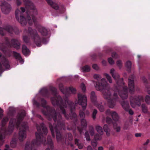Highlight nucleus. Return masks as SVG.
<instances>
[{
    "instance_id": "nucleus-1",
    "label": "nucleus",
    "mask_w": 150,
    "mask_h": 150,
    "mask_svg": "<svg viewBox=\"0 0 150 150\" xmlns=\"http://www.w3.org/2000/svg\"><path fill=\"white\" fill-rule=\"evenodd\" d=\"M110 73L115 80L117 84L113 96L110 92L106 80L104 78L101 79L100 75L98 74L94 75V78L97 81H94V83L96 90L101 92L104 98L108 100L109 107L113 108L116 105V102L119 101L117 93L122 99H126L128 97V88L124 86L123 79H120L119 75L115 73L114 69L110 70Z\"/></svg>"
},
{
    "instance_id": "nucleus-2",
    "label": "nucleus",
    "mask_w": 150,
    "mask_h": 150,
    "mask_svg": "<svg viewBox=\"0 0 150 150\" xmlns=\"http://www.w3.org/2000/svg\"><path fill=\"white\" fill-rule=\"evenodd\" d=\"M48 4L52 8L57 11L59 14L63 13L65 11L64 6L63 5L59 7L57 4L51 0H46ZM26 6L29 8L31 12L30 14L27 13L28 15L27 18L24 16L23 13L25 12L24 8L21 7V11L18 9H16L15 12V16L16 19L18 22L21 23L22 25H26L28 23L29 25H31L34 23L35 27L38 31L43 36H46L48 33V31L46 28L37 24V18L35 15H37L38 12L34 4L29 0H23Z\"/></svg>"
},
{
    "instance_id": "nucleus-3",
    "label": "nucleus",
    "mask_w": 150,
    "mask_h": 150,
    "mask_svg": "<svg viewBox=\"0 0 150 150\" xmlns=\"http://www.w3.org/2000/svg\"><path fill=\"white\" fill-rule=\"evenodd\" d=\"M25 115V111L24 110L21 111L18 114L16 119L13 118L11 119L7 128H3L1 129L0 130V146L3 144L6 135H10L13 132L15 126L18 128H19V139L20 141H23L25 139L28 126L27 122H23L21 123V122Z\"/></svg>"
},
{
    "instance_id": "nucleus-4",
    "label": "nucleus",
    "mask_w": 150,
    "mask_h": 150,
    "mask_svg": "<svg viewBox=\"0 0 150 150\" xmlns=\"http://www.w3.org/2000/svg\"><path fill=\"white\" fill-rule=\"evenodd\" d=\"M52 94L54 96L51 98V100L53 105L59 107L62 113L64 114L67 119L69 118L71 119L77 120V115L74 112L75 106L77 105V103L74 104L72 101L70 102L68 98H65L64 101L59 95H57V89L53 86L50 88Z\"/></svg>"
},
{
    "instance_id": "nucleus-5",
    "label": "nucleus",
    "mask_w": 150,
    "mask_h": 150,
    "mask_svg": "<svg viewBox=\"0 0 150 150\" xmlns=\"http://www.w3.org/2000/svg\"><path fill=\"white\" fill-rule=\"evenodd\" d=\"M37 129L38 133H35L36 139H33L31 142L28 141L25 144V150H32L35 145H38L42 144L44 145H48L50 149H54L53 143L50 136H48L47 140H46V136L48 132L47 128L43 123H41L40 126H37Z\"/></svg>"
},
{
    "instance_id": "nucleus-6",
    "label": "nucleus",
    "mask_w": 150,
    "mask_h": 150,
    "mask_svg": "<svg viewBox=\"0 0 150 150\" xmlns=\"http://www.w3.org/2000/svg\"><path fill=\"white\" fill-rule=\"evenodd\" d=\"M61 119L62 121V122H60L59 123V125H58V123H57L58 118L57 119L56 122H54V123L53 125L51 123H49V125L52 137L54 138L55 137L54 132H55L57 142L63 144L67 138L70 141H71L72 140L73 137L72 134L70 133L66 134L64 137L60 133V131L61 129H63L65 130L66 129L65 120L62 118L61 116Z\"/></svg>"
},
{
    "instance_id": "nucleus-7",
    "label": "nucleus",
    "mask_w": 150,
    "mask_h": 150,
    "mask_svg": "<svg viewBox=\"0 0 150 150\" xmlns=\"http://www.w3.org/2000/svg\"><path fill=\"white\" fill-rule=\"evenodd\" d=\"M41 102L42 106L44 108L42 110L43 114L46 116L49 120H51L52 119L54 122H56L58 118L57 123L59 125V123L61 122H62L61 119V115L60 113L56 112L53 108L46 105L47 102L44 98H41Z\"/></svg>"
},
{
    "instance_id": "nucleus-8",
    "label": "nucleus",
    "mask_w": 150,
    "mask_h": 150,
    "mask_svg": "<svg viewBox=\"0 0 150 150\" xmlns=\"http://www.w3.org/2000/svg\"><path fill=\"white\" fill-rule=\"evenodd\" d=\"M4 43L1 44V46L0 47L1 50L4 52L6 51L7 47H13L17 50H19L21 48V43L17 39H12L10 42L8 38L6 37L4 38Z\"/></svg>"
},
{
    "instance_id": "nucleus-9",
    "label": "nucleus",
    "mask_w": 150,
    "mask_h": 150,
    "mask_svg": "<svg viewBox=\"0 0 150 150\" xmlns=\"http://www.w3.org/2000/svg\"><path fill=\"white\" fill-rule=\"evenodd\" d=\"M28 31L31 39L34 41L38 47H40L42 43L43 44L47 43L46 38L44 37L41 38L35 30L29 27L28 29Z\"/></svg>"
},
{
    "instance_id": "nucleus-10",
    "label": "nucleus",
    "mask_w": 150,
    "mask_h": 150,
    "mask_svg": "<svg viewBox=\"0 0 150 150\" xmlns=\"http://www.w3.org/2000/svg\"><path fill=\"white\" fill-rule=\"evenodd\" d=\"M78 103L79 105H81L82 107V110H80L79 112V116L81 118H84L85 117V114L84 112L87 105V99L85 95L80 93L78 95Z\"/></svg>"
},
{
    "instance_id": "nucleus-11",
    "label": "nucleus",
    "mask_w": 150,
    "mask_h": 150,
    "mask_svg": "<svg viewBox=\"0 0 150 150\" xmlns=\"http://www.w3.org/2000/svg\"><path fill=\"white\" fill-rule=\"evenodd\" d=\"M6 31L11 34L14 32L16 34L18 35L19 33V30L17 28H14L10 25H7L4 28L0 27V35L2 36H4L6 34Z\"/></svg>"
},
{
    "instance_id": "nucleus-12",
    "label": "nucleus",
    "mask_w": 150,
    "mask_h": 150,
    "mask_svg": "<svg viewBox=\"0 0 150 150\" xmlns=\"http://www.w3.org/2000/svg\"><path fill=\"white\" fill-rule=\"evenodd\" d=\"M0 58L1 63L0 61V74H1L4 71L3 66L6 69H9L10 68V65L8 60L4 56L2 57L1 53L0 52ZM1 75H0V76Z\"/></svg>"
},
{
    "instance_id": "nucleus-13",
    "label": "nucleus",
    "mask_w": 150,
    "mask_h": 150,
    "mask_svg": "<svg viewBox=\"0 0 150 150\" xmlns=\"http://www.w3.org/2000/svg\"><path fill=\"white\" fill-rule=\"evenodd\" d=\"M143 97L141 96H131L130 98L131 105L133 108H134L136 105L139 106L141 104V102L144 101Z\"/></svg>"
},
{
    "instance_id": "nucleus-14",
    "label": "nucleus",
    "mask_w": 150,
    "mask_h": 150,
    "mask_svg": "<svg viewBox=\"0 0 150 150\" xmlns=\"http://www.w3.org/2000/svg\"><path fill=\"white\" fill-rule=\"evenodd\" d=\"M0 6L2 12L4 14L8 13L11 10V5L4 0L0 1Z\"/></svg>"
},
{
    "instance_id": "nucleus-15",
    "label": "nucleus",
    "mask_w": 150,
    "mask_h": 150,
    "mask_svg": "<svg viewBox=\"0 0 150 150\" xmlns=\"http://www.w3.org/2000/svg\"><path fill=\"white\" fill-rule=\"evenodd\" d=\"M59 87L61 91L63 94L65 95L69 94V92L70 91L71 93L74 94L76 93V90L72 87L68 88L67 87L64 88L62 83H60L59 84Z\"/></svg>"
},
{
    "instance_id": "nucleus-16",
    "label": "nucleus",
    "mask_w": 150,
    "mask_h": 150,
    "mask_svg": "<svg viewBox=\"0 0 150 150\" xmlns=\"http://www.w3.org/2000/svg\"><path fill=\"white\" fill-rule=\"evenodd\" d=\"M134 76L132 75L129 76L128 79L129 89V92L132 94L133 93L134 91Z\"/></svg>"
},
{
    "instance_id": "nucleus-17",
    "label": "nucleus",
    "mask_w": 150,
    "mask_h": 150,
    "mask_svg": "<svg viewBox=\"0 0 150 150\" xmlns=\"http://www.w3.org/2000/svg\"><path fill=\"white\" fill-rule=\"evenodd\" d=\"M81 127H78L77 129L78 131L80 133H81L84 128H86L87 125V123L86 119L84 118L81 119Z\"/></svg>"
},
{
    "instance_id": "nucleus-18",
    "label": "nucleus",
    "mask_w": 150,
    "mask_h": 150,
    "mask_svg": "<svg viewBox=\"0 0 150 150\" xmlns=\"http://www.w3.org/2000/svg\"><path fill=\"white\" fill-rule=\"evenodd\" d=\"M106 113L107 114L111 115L113 120L115 121L118 120L119 117L118 114L116 112L111 111L109 109H108L106 111Z\"/></svg>"
},
{
    "instance_id": "nucleus-19",
    "label": "nucleus",
    "mask_w": 150,
    "mask_h": 150,
    "mask_svg": "<svg viewBox=\"0 0 150 150\" xmlns=\"http://www.w3.org/2000/svg\"><path fill=\"white\" fill-rule=\"evenodd\" d=\"M90 96L91 100L92 103L94 105H97L98 101L97 100V97L94 91H92Z\"/></svg>"
},
{
    "instance_id": "nucleus-20",
    "label": "nucleus",
    "mask_w": 150,
    "mask_h": 150,
    "mask_svg": "<svg viewBox=\"0 0 150 150\" xmlns=\"http://www.w3.org/2000/svg\"><path fill=\"white\" fill-rule=\"evenodd\" d=\"M40 93L42 96L48 98L50 96L48 90L46 88H42L40 91Z\"/></svg>"
},
{
    "instance_id": "nucleus-21",
    "label": "nucleus",
    "mask_w": 150,
    "mask_h": 150,
    "mask_svg": "<svg viewBox=\"0 0 150 150\" xmlns=\"http://www.w3.org/2000/svg\"><path fill=\"white\" fill-rule=\"evenodd\" d=\"M121 104L124 110L126 111H128L129 108V102L123 100L121 102Z\"/></svg>"
},
{
    "instance_id": "nucleus-22",
    "label": "nucleus",
    "mask_w": 150,
    "mask_h": 150,
    "mask_svg": "<svg viewBox=\"0 0 150 150\" xmlns=\"http://www.w3.org/2000/svg\"><path fill=\"white\" fill-rule=\"evenodd\" d=\"M22 53L24 55L27 56L30 54L29 50L25 45H22Z\"/></svg>"
},
{
    "instance_id": "nucleus-23",
    "label": "nucleus",
    "mask_w": 150,
    "mask_h": 150,
    "mask_svg": "<svg viewBox=\"0 0 150 150\" xmlns=\"http://www.w3.org/2000/svg\"><path fill=\"white\" fill-rule=\"evenodd\" d=\"M10 52H12L14 57L16 59L19 60L20 62L23 60L21 57L19 53L14 51L12 52L10 51Z\"/></svg>"
},
{
    "instance_id": "nucleus-24",
    "label": "nucleus",
    "mask_w": 150,
    "mask_h": 150,
    "mask_svg": "<svg viewBox=\"0 0 150 150\" xmlns=\"http://www.w3.org/2000/svg\"><path fill=\"white\" fill-rule=\"evenodd\" d=\"M141 79L143 82L145 83V86L147 89L150 88V83H148L147 79L146 78L145 76H143L141 77Z\"/></svg>"
},
{
    "instance_id": "nucleus-25",
    "label": "nucleus",
    "mask_w": 150,
    "mask_h": 150,
    "mask_svg": "<svg viewBox=\"0 0 150 150\" xmlns=\"http://www.w3.org/2000/svg\"><path fill=\"white\" fill-rule=\"evenodd\" d=\"M132 63L131 61H128L126 62L125 64L126 67L127 68V71L128 72L131 71Z\"/></svg>"
},
{
    "instance_id": "nucleus-26",
    "label": "nucleus",
    "mask_w": 150,
    "mask_h": 150,
    "mask_svg": "<svg viewBox=\"0 0 150 150\" xmlns=\"http://www.w3.org/2000/svg\"><path fill=\"white\" fill-rule=\"evenodd\" d=\"M96 128L97 132L101 135L103 134V131L102 127L98 125H96Z\"/></svg>"
},
{
    "instance_id": "nucleus-27",
    "label": "nucleus",
    "mask_w": 150,
    "mask_h": 150,
    "mask_svg": "<svg viewBox=\"0 0 150 150\" xmlns=\"http://www.w3.org/2000/svg\"><path fill=\"white\" fill-rule=\"evenodd\" d=\"M104 131L106 132V135L109 136L110 135V129L108 128L107 125L105 124L103 126Z\"/></svg>"
},
{
    "instance_id": "nucleus-28",
    "label": "nucleus",
    "mask_w": 150,
    "mask_h": 150,
    "mask_svg": "<svg viewBox=\"0 0 150 150\" xmlns=\"http://www.w3.org/2000/svg\"><path fill=\"white\" fill-rule=\"evenodd\" d=\"M16 139L14 137H13L10 142V146L12 148H14L16 146Z\"/></svg>"
},
{
    "instance_id": "nucleus-29",
    "label": "nucleus",
    "mask_w": 150,
    "mask_h": 150,
    "mask_svg": "<svg viewBox=\"0 0 150 150\" xmlns=\"http://www.w3.org/2000/svg\"><path fill=\"white\" fill-rule=\"evenodd\" d=\"M94 105L98 108L100 112H103L104 111L105 109L104 106L100 104L98 102L97 103V105Z\"/></svg>"
},
{
    "instance_id": "nucleus-30",
    "label": "nucleus",
    "mask_w": 150,
    "mask_h": 150,
    "mask_svg": "<svg viewBox=\"0 0 150 150\" xmlns=\"http://www.w3.org/2000/svg\"><path fill=\"white\" fill-rule=\"evenodd\" d=\"M113 125L114 130H115L117 132H119L120 130V127L118 126L117 123H114Z\"/></svg>"
},
{
    "instance_id": "nucleus-31",
    "label": "nucleus",
    "mask_w": 150,
    "mask_h": 150,
    "mask_svg": "<svg viewBox=\"0 0 150 150\" xmlns=\"http://www.w3.org/2000/svg\"><path fill=\"white\" fill-rule=\"evenodd\" d=\"M142 112L145 113H146L147 112L148 109L147 107L145 104H142L141 106Z\"/></svg>"
},
{
    "instance_id": "nucleus-32",
    "label": "nucleus",
    "mask_w": 150,
    "mask_h": 150,
    "mask_svg": "<svg viewBox=\"0 0 150 150\" xmlns=\"http://www.w3.org/2000/svg\"><path fill=\"white\" fill-rule=\"evenodd\" d=\"M90 70V67L87 65L84 66L82 68V70L84 72H88Z\"/></svg>"
},
{
    "instance_id": "nucleus-33",
    "label": "nucleus",
    "mask_w": 150,
    "mask_h": 150,
    "mask_svg": "<svg viewBox=\"0 0 150 150\" xmlns=\"http://www.w3.org/2000/svg\"><path fill=\"white\" fill-rule=\"evenodd\" d=\"M89 132L90 135L92 136H93L94 134V129L92 126H91L89 127Z\"/></svg>"
},
{
    "instance_id": "nucleus-34",
    "label": "nucleus",
    "mask_w": 150,
    "mask_h": 150,
    "mask_svg": "<svg viewBox=\"0 0 150 150\" xmlns=\"http://www.w3.org/2000/svg\"><path fill=\"white\" fill-rule=\"evenodd\" d=\"M97 112L98 111L96 109H93L91 116L93 120H95L96 118V116Z\"/></svg>"
},
{
    "instance_id": "nucleus-35",
    "label": "nucleus",
    "mask_w": 150,
    "mask_h": 150,
    "mask_svg": "<svg viewBox=\"0 0 150 150\" xmlns=\"http://www.w3.org/2000/svg\"><path fill=\"white\" fill-rule=\"evenodd\" d=\"M8 119L7 117L3 118L1 121V123L2 126L4 127L5 125L6 122L8 121Z\"/></svg>"
},
{
    "instance_id": "nucleus-36",
    "label": "nucleus",
    "mask_w": 150,
    "mask_h": 150,
    "mask_svg": "<svg viewBox=\"0 0 150 150\" xmlns=\"http://www.w3.org/2000/svg\"><path fill=\"white\" fill-rule=\"evenodd\" d=\"M104 75L106 77V78L110 83H112V79L111 78L108 74L105 73L104 74Z\"/></svg>"
},
{
    "instance_id": "nucleus-37",
    "label": "nucleus",
    "mask_w": 150,
    "mask_h": 150,
    "mask_svg": "<svg viewBox=\"0 0 150 150\" xmlns=\"http://www.w3.org/2000/svg\"><path fill=\"white\" fill-rule=\"evenodd\" d=\"M23 39L24 41L26 43H28L29 42V39L28 37L26 35L23 36Z\"/></svg>"
},
{
    "instance_id": "nucleus-38",
    "label": "nucleus",
    "mask_w": 150,
    "mask_h": 150,
    "mask_svg": "<svg viewBox=\"0 0 150 150\" xmlns=\"http://www.w3.org/2000/svg\"><path fill=\"white\" fill-rule=\"evenodd\" d=\"M94 138L95 140H100L101 139V136L100 134L99 135L98 134H97L94 136Z\"/></svg>"
},
{
    "instance_id": "nucleus-39",
    "label": "nucleus",
    "mask_w": 150,
    "mask_h": 150,
    "mask_svg": "<svg viewBox=\"0 0 150 150\" xmlns=\"http://www.w3.org/2000/svg\"><path fill=\"white\" fill-rule=\"evenodd\" d=\"M85 136L87 141H90V138L88 131H86L85 134Z\"/></svg>"
},
{
    "instance_id": "nucleus-40",
    "label": "nucleus",
    "mask_w": 150,
    "mask_h": 150,
    "mask_svg": "<svg viewBox=\"0 0 150 150\" xmlns=\"http://www.w3.org/2000/svg\"><path fill=\"white\" fill-rule=\"evenodd\" d=\"M150 141L149 139H147L146 140V142L144 143L143 145L144 146L143 147V149H144V150H147V147L145 146H146L147 145L149 142Z\"/></svg>"
},
{
    "instance_id": "nucleus-41",
    "label": "nucleus",
    "mask_w": 150,
    "mask_h": 150,
    "mask_svg": "<svg viewBox=\"0 0 150 150\" xmlns=\"http://www.w3.org/2000/svg\"><path fill=\"white\" fill-rule=\"evenodd\" d=\"M81 87L83 93H84L86 91V88L85 85L83 83H81Z\"/></svg>"
},
{
    "instance_id": "nucleus-42",
    "label": "nucleus",
    "mask_w": 150,
    "mask_h": 150,
    "mask_svg": "<svg viewBox=\"0 0 150 150\" xmlns=\"http://www.w3.org/2000/svg\"><path fill=\"white\" fill-rule=\"evenodd\" d=\"M76 126L75 124H74L73 127H71V128L69 127L68 126L67 127V129L69 130H73V132H74V131L76 129Z\"/></svg>"
},
{
    "instance_id": "nucleus-43",
    "label": "nucleus",
    "mask_w": 150,
    "mask_h": 150,
    "mask_svg": "<svg viewBox=\"0 0 150 150\" xmlns=\"http://www.w3.org/2000/svg\"><path fill=\"white\" fill-rule=\"evenodd\" d=\"M117 65L119 67L120 69H121L122 67V61L120 60H119L116 62Z\"/></svg>"
},
{
    "instance_id": "nucleus-44",
    "label": "nucleus",
    "mask_w": 150,
    "mask_h": 150,
    "mask_svg": "<svg viewBox=\"0 0 150 150\" xmlns=\"http://www.w3.org/2000/svg\"><path fill=\"white\" fill-rule=\"evenodd\" d=\"M106 122L108 124H110L112 123V120L111 118L107 117H106Z\"/></svg>"
},
{
    "instance_id": "nucleus-45",
    "label": "nucleus",
    "mask_w": 150,
    "mask_h": 150,
    "mask_svg": "<svg viewBox=\"0 0 150 150\" xmlns=\"http://www.w3.org/2000/svg\"><path fill=\"white\" fill-rule=\"evenodd\" d=\"M112 56L115 58H117L118 57V55L115 52H113L112 53Z\"/></svg>"
},
{
    "instance_id": "nucleus-46",
    "label": "nucleus",
    "mask_w": 150,
    "mask_h": 150,
    "mask_svg": "<svg viewBox=\"0 0 150 150\" xmlns=\"http://www.w3.org/2000/svg\"><path fill=\"white\" fill-rule=\"evenodd\" d=\"M108 61L109 63V64H112L114 63V61L112 59L111 57L109 58L108 59Z\"/></svg>"
},
{
    "instance_id": "nucleus-47",
    "label": "nucleus",
    "mask_w": 150,
    "mask_h": 150,
    "mask_svg": "<svg viewBox=\"0 0 150 150\" xmlns=\"http://www.w3.org/2000/svg\"><path fill=\"white\" fill-rule=\"evenodd\" d=\"M91 144L93 147H96L97 145V142L95 140L92 141L91 142Z\"/></svg>"
},
{
    "instance_id": "nucleus-48",
    "label": "nucleus",
    "mask_w": 150,
    "mask_h": 150,
    "mask_svg": "<svg viewBox=\"0 0 150 150\" xmlns=\"http://www.w3.org/2000/svg\"><path fill=\"white\" fill-rule=\"evenodd\" d=\"M4 111L0 108V120L1 119L3 116Z\"/></svg>"
},
{
    "instance_id": "nucleus-49",
    "label": "nucleus",
    "mask_w": 150,
    "mask_h": 150,
    "mask_svg": "<svg viewBox=\"0 0 150 150\" xmlns=\"http://www.w3.org/2000/svg\"><path fill=\"white\" fill-rule=\"evenodd\" d=\"M92 67L93 69L98 70V67L96 64H93L92 65Z\"/></svg>"
},
{
    "instance_id": "nucleus-50",
    "label": "nucleus",
    "mask_w": 150,
    "mask_h": 150,
    "mask_svg": "<svg viewBox=\"0 0 150 150\" xmlns=\"http://www.w3.org/2000/svg\"><path fill=\"white\" fill-rule=\"evenodd\" d=\"M34 104L35 105H36V106L38 107H39L40 106V104L39 103H38V102L37 101H36V100H35L34 101Z\"/></svg>"
},
{
    "instance_id": "nucleus-51",
    "label": "nucleus",
    "mask_w": 150,
    "mask_h": 150,
    "mask_svg": "<svg viewBox=\"0 0 150 150\" xmlns=\"http://www.w3.org/2000/svg\"><path fill=\"white\" fill-rule=\"evenodd\" d=\"M128 111L130 115H132L133 114L134 112L132 110L129 109Z\"/></svg>"
},
{
    "instance_id": "nucleus-52",
    "label": "nucleus",
    "mask_w": 150,
    "mask_h": 150,
    "mask_svg": "<svg viewBox=\"0 0 150 150\" xmlns=\"http://www.w3.org/2000/svg\"><path fill=\"white\" fill-rule=\"evenodd\" d=\"M16 3L18 6H20L21 4V1L19 0H16Z\"/></svg>"
},
{
    "instance_id": "nucleus-53",
    "label": "nucleus",
    "mask_w": 150,
    "mask_h": 150,
    "mask_svg": "<svg viewBox=\"0 0 150 150\" xmlns=\"http://www.w3.org/2000/svg\"><path fill=\"white\" fill-rule=\"evenodd\" d=\"M75 143L76 144L78 145H79V140L77 139H75Z\"/></svg>"
},
{
    "instance_id": "nucleus-54",
    "label": "nucleus",
    "mask_w": 150,
    "mask_h": 150,
    "mask_svg": "<svg viewBox=\"0 0 150 150\" xmlns=\"http://www.w3.org/2000/svg\"><path fill=\"white\" fill-rule=\"evenodd\" d=\"M141 134L140 133H137L135 134V136L136 137H140L141 136Z\"/></svg>"
},
{
    "instance_id": "nucleus-55",
    "label": "nucleus",
    "mask_w": 150,
    "mask_h": 150,
    "mask_svg": "<svg viewBox=\"0 0 150 150\" xmlns=\"http://www.w3.org/2000/svg\"><path fill=\"white\" fill-rule=\"evenodd\" d=\"M9 114L10 115L13 116V115L14 113L13 111L10 110L9 111Z\"/></svg>"
},
{
    "instance_id": "nucleus-56",
    "label": "nucleus",
    "mask_w": 150,
    "mask_h": 150,
    "mask_svg": "<svg viewBox=\"0 0 150 150\" xmlns=\"http://www.w3.org/2000/svg\"><path fill=\"white\" fill-rule=\"evenodd\" d=\"M128 127V126L127 125L125 124L124 127V128L125 129H127Z\"/></svg>"
},
{
    "instance_id": "nucleus-57",
    "label": "nucleus",
    "mask_w": 150,
    "mask_h": 150,
    "mask_svg": "<svg viewBox=\"0 0 150 150\" xmlns=\"http://www.w3.org/2000/svg\"><path fill=\"white\" fill-rule=\"evenodd\" d=\"M87 150H93L90 146H87Z\"/></svg>"
},
{
    "instance_id": "nucleus-58",
    "label": "nucleus",
    "mask_w": 150,
    "mask_h": 150,
    "mask_svg": "<svg viewBox=\"0 0 150 150\" xmlns=\"http://www.w3.org/2000/svg\"><path fill=\"white\" fill-rule=\"evenodd\" d=\"M98 150H103V148L102 146H99L98 147Z\"/></svg>"
},
{
    "instance_id": "nucleus-59",
    "label": "nucleus",
    "mask_w": 150,
    "mask_h": 150,
    "mask_svg": "<svg viewBox=\"0 0 150 150\" xmlns=\"http://www.w3.org/2000/svg\"><path fill=\"white\" fill-rule=\"evenodd\" d=\"M109 150H114V147L113 146H111L109 148Z\"/></svg>"
},
{
    "instance_id": "nucleus-60",
    "label": "nucleus",
    "mask_w": 150,
    "mask_h": 150,
    "mask_svg": "<svg viewBox=\"0 0 150 150\" xmlns=\"http://www.w3.org/2000/svg\"><path fill=\"white\" fill-rule=\"evenodd\" d=\"M102 63L104 65H105L106 64V62L105 61L103 60L102 61Z\"/></svg>"
},
{
    "instance_id": "nucleus-61",
    "label": "nucleus",
    "mask_w": 150,
    "mask_h": 150,
    "mask_svg": "<svg viewBox=\"0 0 150 150\" xmlns=\"http://www.w3.org/2000/svg\"><path fill=\"white\" fill-rule=\"evenodd\" d=\"M79 148L80 149H82L83 146H82V145L81 144H79L78 145Z\"/></svg>"
},
{
    "instance_id": "nucleus-62",
    "label": "nucleus",
    "mask_w": 150,
    "mask_h": 150,
    "mask_svg": "<svg viewBox=\"0 0 150 150\" xmlns=\"http://www.w3.org/2000/svg\"><path fill=\"white\" fill-rule=\"evenodd\" d=\"M38 117L40 119L42 120H43V118L40 115H38Z\"/></svg>"
},
{
    "instance_id": "nucleus-63",
    "label": "nucleus",
    "mask_w": 150,
    "mask_h": 150,
    "mask_svg": "<svg viewBox=\"0 0 150 150\" xmlns=\"http://www.w3.org/2000/svg\"><path fill=\"white\" fill-rule=\"evenodd\" d=\"M5 147L7 148V149H8L9 147V146L8 145L6 144L5 145Z\"/></svg>"
},
{
    "instance_id": "nucleus-64",
    "label": "nucleus",
    "mask_w": 150,
    "mask_h": 150,
    "mask_svg": "<svg viewBox=\"0 0 150 150\" xmlns=\"http://www.w3.org/2000/svg\"><path fill=\"white\" fill-rule=\"evenodd\" d=\"M85 113H86V114H87V115H88L89 114V112L88 111V110H86V111Z\"/></svg>"
}]
</instances>
